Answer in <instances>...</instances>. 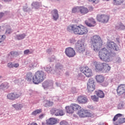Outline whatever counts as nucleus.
Listing matches in <instances>:
<instances>
[{"instance_id": "1", "label": "nucleus", "mask_w": 125, "mask_h": 125, "mask_svg": "<svg viewBox=\"0 0 125 125\" xmlns=\"http://www.w3.org/2000/svg\"><path fill=\"white\" fill-rule=\"evenodd\" d=\"M120 50L119 46L113 42L110 41L107 43V48H103L99 52V58L104 62H111L116 54L114 51Z\"/></svg>"}, {"instance_id": "2", "label": "nucleus", "mask_w": 125, "mask_h": 125, "mask_svg": "<svg viewBox=\"0 0 125 125\" xmlns=\"http://www.w3.org/2000/svg\"><path fill=\"white\" fill-rule=\"evenodd\" d=\"M67 31L69 33L73 32L75 35L78 36H83V35H86L88 33V29L87 27L83 25H77L76 24H71L67 26Z\"/></svg>"}, {"instance_id": "3", "label": "nucleus", "mask_w": 125, "mask_h": 125, "mask_svg": "<svg viewBox=\"0 0 125 125\" xmlns=\"http://www.w3.org/2000/svg\"><path fill=\"white\" fill-rule=\"evenodd\" d=\"M91 48L94 51H98L103 45V41L100 36L98 35L93 36L91 38Z\"/></svg>"}, {"instance_id": "4", "label": "nucleus", "mask_w": 125, "mask_h": 125, "mask_svg": "<svg viewBox=\"0 0 125 125\" xmlns=\"http://www.w3.org/2000/svg\"><path fill=\"white\" fill-rule=\"evenodd\" d=\"M46 77V75L43 71H38L35 73L33 78V83H34L35 84H39V83H42V82L45 80Z\"/></svg>"}, {"instance_id": "5", "label": "nucleus", "mask_w": 125, "mask_h": 125, "mask_svg": "<svg viewBox=\"0 0 125 125\" xmlns=\"http://www.w3.org/2000/svg\"><path fill=\"white\" fill-rule=\"evenodd\" d=\"M123 114L118 113L113 119V124L115 125H120L125 123V118H122Z\"/></svg>"}, {"instance_id": "6", "label": "nucleus", "mask_w": 125, "mask_h": 125, "mask_svg": "<svg viewBox=\"0 0 125 125\" xmlns=\"http://www.w3.org/2000/svg\"><path fill=\"white\" fill-rule=\"evenodd\" d=\"M21 95H22V93H21V91H19L17 92L9 93L7 95V99L9 100H16V99L19 98Z\"/></svg>"}, {"instance_id": "7", "label": "nucleus", "mask_w": 125, "mask_h": 125, "mask_svg": "<svg viewBox=\"0 0 125 125\" xmlns=\"http://www.w3.org/2000/svg\"><path fill=\"white\" fill-rule=\"evenodd\" d=\"M78 115L80 118H93L94 117L93 113H91L84 109H81L79 110L78 112Z\"/></svg>"}, {"instance_id": "8", "label": "nucleus", "mask_w": 125, "mask_h": 125, "mask_svg": "<svg viewBox=\"0 0 125 125\" xmlns=\"http://www.w3.org/2000/svg\"><path fill=\"white\" fill-rule=\"evenodd\" d=\"M80 71L87 78H90L92 76V70L86 66L80 68Z\"/></svg>"}, {"instance_id": "9", "label": "nucleus", "mask_w": 125, "mask_h": 125, "mask_svg": "<svg viewBox=\"0 0 125 125\" xmlns=\"http://www.w3.org/2000/svg\"><path fill=\"white\" fill-rule=\"evenodd\" d=\"M110 17L107 15H98L97 20L101 23H108Z\"/></svg>"}, {"instance_id": "10", "label": "nucleus", "mask_w": 125, "mask_h": 125, "mask_svg": "<svg viewBox=\"0 0 125 125\" xmlns=\"http://www.w3.org/2000/svg\"><path fill=\"white\" fill-rule=\"evenodd\" d=\"M65 53L68 57L72 58L74 57L75 55H76V52L74 48L69 47L65 49Z\"/></svg>"}, {"instance_id": "11", "label": "nucleus", "mask_w": 125, "mask_h": 125, "mask_svg": "<svg viewBox=\"0 0 125 125\" xmlns=\"http://www.w3.org/2000/svg\"><path fill=\"white\" fill-rule=\"evenodd\" d=\"M76 50L78 52H83L85 50V47H84V44L82 41H78L76 45Z\"/></svg>"}, {"instance_id": "12", "label": "nucleus", "mask_w": 125, "mask_h": 125, "mask_svg": "<svg viewBox=\"0 0 125 125\" xmlns=\"http://www.w3.org/2000/svg\"><path fill=\"white\" fill-rule=\"evenodd\" d=\"M87 89L90 92L93 91L95 89V83L94 82V80L92 79L89 80L88 82L87 83Z\"/></svg>"}, {"instance_id": "13", "label": "nucleus", "mask_w": 125, "mask_h": 125, "mask_svg": "<svg viewBox=\"0 0 125 125\" xmlns=\"http://www.w3.org/2000/svg\"><path fill=\"white\" fill-rule=\"evenodd\" d=\"M51 115H55V116H64V113L62 109L53 108L50 110Z\"/></svg>"}, {"instance_id": "14", "label": "nucleus", "mask_w": 125, "mask_h": 125, "mask_svg": "<svg viewBox=\"0 0 125 125\" xmlns=\"http://www.w3.org/2000/svg\"><path fill=\"white\" fill-rule=\"evenodd\" d=\"M116 91L118 95H122V94H125V84H121L118 85L116 89Z\"/></svg>"}, {"instance_id": "15", "label": "nucleus", "mask_w": 125, "mask_h": 125, "mask_svg": "<svg viewBox=\"0 0 125 125\" xmlns=\"http://www.w3.org/2000/svg\"><path fill=\"white\" fill-rule=\"evenodd\" d=\"M87 98L83 95H80L77 97V102L79 104H85L87 103Z\"/></svg>"}, {"instance_id": "16", "label": "nucleus", "mask_w": 125, "mask_h": 125, "mask_svg": "<svg viewBox=\"0 0 125 125\" xmlns=\"http://www.w3.org/2000/svg\"><path fill=\"white\" fill-rule=\"evenodd\" d=\"M94 65L95 67L96 71H98L99 72H101V71H103V66L104 65V63L94 62Z\"/></svg>"}, {"instance_id": "17", "label": "nucleus", "mask_w": 125, "mask_h": 125, "mask_svg": "<svg viewBox=\"0 0 125 125\" xmlns=\"http://www.w3.org/2000/svg\"><path fill=\"white\" fill-rule=\"evenodd\" d=\"M85 24L88 26V27H94L96 25V21L93 18H90L87 21H85Z\"/></svg>"}, {"instance_id": "18", "label": "nucleus", "mask_w": 125, "mask_h": 125, "mask_svg": "<svg viewBox=\"0 0 125 125\" xmlns=\"http://www.w3.org/2000/svg\"><path fill=\"white\" fill-rule=\"evenodd\" d=\"M46 124L47 125H54L57 124V119L55 118H50L46 121Z\"/></svg>"}, {"instance_id": "19", "label": "nucleus", "mask_w": 125, "mask_h": 125, "mask_svg": "<svg viewBox=\"0 0 125 125\" xmlns=\"http://www.w3.org/2000/svg\"><path fill=\"white\" fill-rule=\"evenodd\" d=\"M52 15L53 16V19L55 21H57L59 18V14H58V11L56 9H54L51 12Z\"/></svg>"}, {"instance_id": "20", "label": "nucleus", "mask_w": 125, "mask_h": 125, "mask_svg": "<svg viewBox=\"0 0 125 125\" xmlns=\"http://www.w3.org/2000/svg\"><path fill=\"white\" fill-rule=\"evenodd\" d=\"M12 106L17 111L22 110L23 108V104L17 103L16 104H12Z\"/></svg>"}, {"instance_id": "21", "label": "nucleus", "mask_w": 125, "mask_h": 125, "mask_svg": "<svg viewBox=\"0 0 125 125\" xmlns=\"http://www.w3.org/2000/svg\"><path fill=\"white\" fill-rule=\"evenodd\" d=\"M96 80L98 83H102L104 82L105 78L102 75H98L96 76Z\"/></svg>"}, {"instance_id": "22", "label": "nucleus", "mask_w": 125, "mask_h": 125, "mask_svg": "<svg viewBox=\"0 0 125 125\" xmlns=\"http://www.w3.org/2000/svg\"><path fill=\"white\" fill-rule=\"evenodd\" d=\"M32 8H34L35 9H39L41 7V3L38 1L33 2L31 4Z\"/></svg>"}, {"instance_id": "23", "label": "nucleus", "mask_w": 125, "mask_h": 125, "mask_svg": "<svg viewBox=\"0 0 125 125\" xmlns=\"http://www.w3.org/2000/svg\"><path fill=\"white\" fill-rule=\"evenodd\" d=\"M65 110L66 111V113H68V114H73V113L75 112L72 104L70 106H66Z\"/></svg>"}, {"instance_id": "24", "label": "nucleus", "mask_w": 125, "mask_h": 125, "mask_svg": "<svg viewBox=\"0 0 125 125\" xmlns=\"http://www.w3.org/2000/svg\"><path fill=\"white\" fill-rule=\"evenodd\" d=\"M96 94H97V96L100 97V98H104L105 97L104 92H103L101 90H98L97 91H96Z\"/></svg>"}, {"instance_id": "25", "label": "nucleus", "mask_w": 125, "mask_h": 125, "mask_svg": "<svg viewBox=\"0 0 125 125\" xmlns=\"http://www.w3.org/2000/svg\"><path fill=\"white\" fill-rule=\"evenodd\" d=\"M26 35L25 33L17 35L15 37V39L16 40H18V41H21L22 40H24V38H26Z\"/></svg>"}, {"instance_id": "26", "label": "nucleus", "mask_w": 125, "mask_h": 125, "mask_svg": "<svg viewBox=\"0 0 125 125\" xmlns=\"http://www.w3.org/2000/svg\"><path fill=\"white\" fill-rule=\"evenodd\" d=\"M80 12L82 14H86V13H88V9L83 6H81L80 7Z\"/></svg>"}, {"instance_id": "27", "label": "nucleus", "mask_w": 125, "mask_h": 125, "mask_svg": "<svg viewBox=\"0 0 125 125\" xmlns=\"http://www.w3.org/2000/svg\"><path fill=\"white\" fill-rule=\"evenodd\" d=\"M111 70V67L106 63H104L103 71L105 72H109Z\"/></svg>"}, {"instance_id": "28", "label": "nucleus", "mask_w": 125, "mask_h": 125, "mask_svg": "<svg viewBox=\"0 0 125 125\" xmlns=\"http://www.w3.org/2000/svg\"><path fill=\"white\" fill-rule=\"evenodd\" d=\"M124 2V0H113L112 3L114 5H121Z\"/></svg>"}, {"instance_id": "29", "label": "nucleus", "mask_w": 125, "mask_h": 125, "mask_svg": "<svg viewBox=\"0 0 125 125\" xmlns=\"http://www.w3.org/2000/svg\"><path fill=\"white\" fill-rule=\"evenodd\" d=\"M34 77H33V74L31 72H29L26 74V79L28 82H31L32 81V79H33Z\"/></svg>"}, {"instance_id": "30", "label": "nucleus", "mask_w": 125, "mask_h": 125, "mask_svg": "<svg viewBox=\"0 0 125 125\" xmlns=\"http://www.w3.org/2000/svg\"><path fill=\"white\" fill-rule=\"evenodd\" d=\"M0 87L1 89H7L9 87V85L7 83H3L0 85Z\"/></svg>"}, {"instance_id": "31", "label": "nucleus", "mask_w": 125, "mask_h": 125, "mask_svg": "<svg viewBox=\"0 0 125 125\" xmlns=\"http://www.w3.org/2000/svg\"><path fill=\"white\" fill-rule=\"evenodd\" d=\"M42 112V110L41 109H36L32 112L31 115L32 116H36L38 114H41Z\"/></svg>"}, {"instance_id": "32", "label": "nucleus", "mask_w": 125, "mask_h": 125, "mask_svg": "<svg viewBox=\"0 0 125 125\" xmlns=\"http://www.w3.org/2000/svg\"><path fill=\"white\" fill-rule=\"evenodd\" d=\"M72 106V108H73L74 111L77 110H80L81 108V106L80 105L76 104H71Z\"/></svg>"}, {"instance_id": "33", "label": "nucleus", "mask_w": 125, "mask_h": 125, "mask_svg": "<svg viewBox=\"0 0 125 125\" xmlns=\"http://www.w3.org/2000/svg\"><path fill=\"white\" fill-rule=\"evenodd\" d=\"M44 103H45V107H47L48 106H50L53 105V102H50L49 101H45Z\"/></svg>"}, {"instance_id": "34", "label": "nucleus", "mask_w": 125, "mask_h": 125, "mask_svg": "<svg viewBox=\"0 0 125 125\" xmlns=\"http://www.w3.org/2000/svg\"><path fill=\"white\" fill-rule=\"evenodd\" d=\"M80 11V7H76L72 8V13H77Z\"/></svg>"}, {"instance_id": "35", "label": "nucleus", "mask_w": 125, "mask_h": 125, "mask_svg": "<svg viewBox=\"0 0 125 125\" xmlns=\"http://www.w3.org/2000/svg\"><path fill=\"white\" fill-rule=\"evenodd\" d=\"M42 86L44 89L47 88V87L49 86V83H48V82L47 81L44 82V83H42Z\"/></svg>"}, {"instance_id": "36", "label": "nucleus", "mask_w": 125, "mask_h": 125, "mask_svg": "<svg viewBox=\"0 0 125 125\" xmlns=\"http://www.w3.org/2000/svg\"><path fill=\"white\" fill-rule=\"evenodd\" d=\"M10 54L12 56H18L19 53L16 51H12L10 52Z\"/></svg>"}, {"instance_id": "37", "label": "nucleus", "mask_w": 125, "mask_h": 125, "mask_svg": "<svg viewBox=\"0 0 125 125\" xmlns=\"http://www.w3.org/2000/svg\"><path fill=\"white\" fill-rule=\"evenodd\" d=\"M5 35H0V42H2L5 40Z\"/></svg>"}, {"instance_id": "38", "label": "nucleus", "mask_w": 125, "mask_h": 125, "mask_svg": "<svg viewBox=\"0 0 125 125\" xmlns=\"http://www.w3.org/2000/svg\"><path fill=\"white\" fill-rule=\"evenodd\" d=\"M91 99L93 100V101H94L95 102H98V98L95 95L92 96Z\"/></svg>"}, {"instance_id": "39", "label": "nucleus", "mask_w": 125, "mask_h": 125, "mask_svg": "<svg viewBox=\"0 0 125 125\" xmlns=\"http://www.w3.org/2000/svg\"><path fill=\"white\" fill-rule=\"evenodd\" d=\"M46 71L47 72V73H51L52 71V68L50 66H48L46 68Z\"/></svg>"}, {"instance_id": "40", "label": "nucleus", "mask_w": 125, "mask_h": 125, "mask_svg": "<svg viewBox=\"0 0 125 125\" xmlns=\"http://www.w3.org/2000/svg\"><path fill=\"white\" fill-rule=\"evenodd\" d=\"M23 53L25 55H27L29 54H29H32V53L30 52V50L26 49L24 51Z\"/></svg>"}, {"instance_id": "41", "label": "nucleus", "mask_w": 125, "mask_h": 125, "mask_svg": "<svg viewBox=\"0 0 125 125\" xmlns=\"http://www.w3.org/2000/svg\"><path fill=\"white\" fill-rule=\"evenodd\" d=\"M89 1H91L93 3H95V4L98 3L99 1H100V0H88Z\"/></svg>"}, {"instance_id": "42", "label": "nucleus", "mask_w": 125, "mask_h": 125, "mask_svg": "<svg viewBox=\"0 0 125 125\" xmlns=\"http://www.w3.org/2000/svg\"><path fill=\"white\" fill-rule=\"evenodd\" d=\"M60 125H69V124L67 123V122L65 121H63L60 122Z\"/></svg>"}, {"instance_id": "43", "label": "nucleus", "mask_w": 125, "mask_h": 125, "mask_svg": "<svg viewBox=\"0 0 125 125\" xmlns=\"http://www.w3.org/2000/svg\"><path fill=\"white\" fill-rule=\"evenodd\" d=\"M4 16V13L0 12V22H1V19H2V17Z\"/></svg>"}, {"instance_id": "44", "label": "nucleus", "mask_w": 125, "mask_h": 125, "mask_svg": "<svg viewBox=\"0 0 125 125\" xmlns=\"http://www.w3.org/2000/svg\"><path fill=\"white\" fill-rule=\"evenodd\" d=\"M12 33V31L11 30V29L8 28L6 30L5 33L6 34H11Z\"/></svg>"}, {"instance_id": "45", "label": "nucleus", "mask_w": 125, "mask_h": 125, "mask_svg": "<svg viewBox=\"0 0 125 125\" xmlns=\"http://www.w3.org/2000/svg\"><path fill=\"white\" fill-rule=\"evenodd\" d=\"M8 67H9V68H13V64H12V62L8 63Z\"/></svg>"}, {"instance_id": "46", "label": "nucleus", "mask_w": 125, "mask_h": 125, "mask_svg": "<svg viewBox=\"0 0 125 125\" xmlns=\"http://www.w3.org/2000/svg\"><path fill=\"white\" fill-rule=\"evenodd\" d=\"M70 42L71 43H75V39L72 38L70 39Z\"/></svg>"}, {"instance_id": "47", "label": "nucleus", "mask_w": 125, "mask_h": 125, "mask_svg": "<svg viewBox=\"0 0 125 125\" xmlns=\"http://www.w3.org/2000/svg\"><path fill=\"white\" fill-rule=\"evenodd\" d=\"M13 67H14L15 68H18V67H19V64L15 63L14 64H13Z\"/></svg>"}, {"instance_id": "48", "label": "nucleus", "mask_w": 125, "mask_h": 125, "mask_svg": "<svg viewBox=\"0 0 125 125\" xmlns=\"http://www.w3.org/2000/svg\"><path fill=\"white\" fill-rule=\"evenodd\" d=\"M30 125H38V124H37L35 122H32L31 123Z\"/></svg>"}, {"instance_id": "49", "label": "nucleus", "mask_w": 125, "mask_h": 125, "mask_svg": "<svg viewBox=\"0 0 125 125\" xmlns=\"http://www.w3.org/2000/svg\"><path fill=\"white\" fill-rule=\"evenodd\" d=\"M28 93L29 94H32V93H33V90H29V91H28Z\"/></svg>"}, {"instance_id": "50", "label": "nucleus", "mask_w": 125, "mask_h": 125, "mask_svg": "<svg viewBox=\"0 0 125 125\" xmlns=\"http://www.w3.org/2000/svg\"><path fill=\"white\" fill-rule=\"evenodd\" d=\"M43 115H42V114L39 116V118L40 119H42V118H43Z\"/></svg>"}, {"instance_id": "51", "label": "nucleus", "mask_w": 125, "mask_h": 125, "mask_svg": "<svg viewBox=\"0 0 125 125\" xmlns=\"http://www.w3.org/2000/svg\"><path fill=\"white\" fill-rule=\"evenodd\" d=\"M117 59L118 61H117V62H118L119 63V62H120V61H121V58H118Z\"/></svg>"}, {"instance_id": "52", "label": "nucleus", "mask_w": 125, "mask_h": 125, "mask_svg": "<svg viewBox=\"0 0 125 125\" xmlns=\"http://www.w3.org/2000/svg\"><path fill=\"white\" fill-rule=\"evenodd\" d=\"M121 28H122V29H123L124 30V29H125V26L124 25H122V26H121Z\"/></svg>"}, {"instance_id": "53", "label": "nucleus", "mask_w": 125, "mask_h": 125, "mask_svg": "<svg viewBox=\"0 0 125 125\" xmlns=\"http://www.w3.org/2000/svg\"><path fill=\"white\" fill-rule=\"evenodd\" d=\"M4 0V1H6V2L10 1V0Z\"/></svg>"}, {"instance_id": "54", "label": "nucleus", "mask_w": 125, "mask_h": 125, "mask_svg": "<svg viewBox=\"0 0 125 125\" xmlns=\"http://www.w3.org/2000/svg\"><path fill=\"white\" fill-rule=\"evenodd\" d=\"M98 125H105L104 123H100Z\"/></svg>"}, {"instance_id": "55", "label": "nucleus", "mask_w": 125, "mask_h": 125, "mask_svg": "<svg viewBox=\"0 0 125 125\" xmlns=\"http://www.w3.org/2000/svg\"><path fill=\"white\" fill-rule=\"evenodd\" d=\"M106 85H108V83H106V85H105V86H106Z\"/></svg>"}, {"instance_id": "56", "label": "nucleus", "mask_w": 125, "mask_h": 125, "mask_svg": "<svg viewBox=\"0 0 125 125\" xmlns=\"http://www.w3.org/2000/svg\"><path fill=\"white\" fill-rule=\"evenodd\" d=\"M119 106H122V104H119Z\"/></svg>"}, {"instance_id": "57", "label": "nucleus", "mask_w": 125, "mask_h": 125, "mask_svg": "<svg viewBox=\"0 0 125 125\" xmlns=\"http://www.w3.org/2000/svg\"><path fill=\"white\" fill-rule=\"evenodd\" d=\"M30 67H34V65H32V66H30Z\"/></svg>"}, {"instance_id": "58", "label": "nucleus", "mask_w": 125, "mask_h": 125, "mask_svg": "<svg viewBox=\"0 0 125 125\" xmlns=\"http://www.w3.org/2000/svg\"><path fill=\"white\" fill-rule=\"evenodd\" d=\"M0 29H1V27H0Z\"/></svg>"}]
</instances>
